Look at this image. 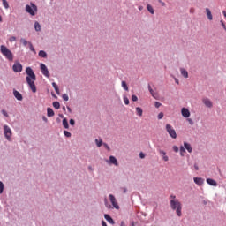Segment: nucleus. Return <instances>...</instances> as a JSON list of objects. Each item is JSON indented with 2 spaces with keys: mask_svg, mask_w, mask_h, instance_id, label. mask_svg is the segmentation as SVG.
<instances>
[{
  "mask_svg": "<svg viewBox=\"0 0 226 226\" xmlns=\"http://www.w3.org/2000/svg\"><path fill=\"white\" fill-rule=\"evenodd\" d=\"M26 84H28L32 93H36V85L34 84V80H36V74H34V71L31 67L26 68Z\"/></svg>",
  "mask_w": 226,
  "mask_h": 226,
  "instance_id": "f257e3e1",
  "label": "nucleus"
},
{
  "mask_svg": "<svg viewBox=\"0 0 226 226\" xmlns=\"http://www.w3.org/2000/svg\"><path fill=\"white\" fill-rule=\"evenodd\" d=\"M170 206L172 211H176L177 215L178 216L183 215V213H182L183 206L181 205V202L179 201V200H170Z\"/></svg>",
  "mask_w": 226,
  "mask_h": 226,
  "instance_id": "f03ea898",
  "label": "nucleus"
},
{
  "mask_svg": "<svg viewBox=\"0 0 226 226\" xmlns=\"http://www.w3.org/2000/svg\"><path fill=\"white\" fill-rule=\"evenodd\" d=\"M1 54L8 59V61H13V53L6 46H0Z\"/></svg>",
  "mask_w": 226,
  "mask_h": 226,
  "instance_id": "7ed1b4c3",
  "label": "nucleus"
},
{
  "mask_svg": "<svg viewBox=\"0 0 226 226\" xmlns=\"http://www.w3.org/2000/svg\"><path fill=\"white\" fill-rule=\"evenodd\" d=\"M26 13H29V15H31L32 17H34V15H36V13L38 12V6H36V4L30 3L29 4L26 5L25 8Z\"/></svg>",
  "mask_w": 226,
  "mask_h": 226,
  "instance_id": "20e7f679",
  "label": "nucleus"
},
{
  "mask_svg": "<svg viewBox=\"0 0 226 226\" xmlns=\"http://www.w3.org/2000/svg\"><path fill=\"white\" fill-rule=\"evenodd\" d=\"M166 132L169 133L171 139H177V133H176V130H174V127H172L170 124H166Z\"/></svg>",
  "mask_w": 226,
  "mask_h": 226,
  "instance_id": "39448f33",
  "label": "nucleus"
},
{
  "mask_svg": "<svg viewBox=\"0 0 226 226\" xmlns=\"http://www.w3.org/2000/svg\"><path fill=\"white\" fill-rule=\"evenodd\" d=\"M4 135L6 139V140H8L9 142L11 141V128H10V126L8 125H4Z\"/></svg>",
  "mask_w": 226,
  "mask_h": 226,
  "instance_id": "423d86ee",
  "label": "nucleus"
},
{
  "mask_svg": "<svg viewBox=\"0 0 226 226\" xmlns=\"http://www.w3.org/2000/svg\"><path fill=\"white\" fill-rule=\"evenodd\" d=\"M40 68L44 77H47V78L50 77V72H49V68H47V65H45V64H41Z\"/></svg>",
  "mask_w": 226,
  "mask_h": 226,
  "instance_id": "0eeeda50",
  "label": "nucleus"
},
{
  "mask_svg": "<svg viewBox=\"0 0 226 226\" xmlns=\"http://www.w3.org/2000/svg\"><path fill=\"white\" fill-rule=\"evenodd\" d=\"M157 151H158L161 158L164 162H169V156H167V152L166 151H163L162 148H160V147H157Z\"/></svg>",
  "mask_w": 226,
  "mask_h": 226,
  "instance_id": "6e6552de",
  "label": "nucleus"
},
{
  "mask_svg": "<svg viewBox=\"0 0 226 226\" xmlns=\"http://www.w3.org/2000/svg\"><path fill=\"white\" fill-rule=\"evenodd\" d=\"M109 199L115 209H119V204H117V200H116V197L114 194H109Z\"/></svg>",
  "mask_w": 226,
  "mask_h": 226,
  "instance_id": "1a4fd4ad",
  "label": "nucleus"
},
{
  "mask_svg": "<svg viewBox=\"0 0 226 226\" xmlns=\"http://www.w3.org/2000/svg\"><path fill=\"white\" fill-rule=\"evenodd\" d=\"M12 70L16 73H20V72H22V64H20V62L14 63L12 66Z\"/></svg>",
  "mask_w": 226,
  "mask_h": 226,
  "instance_id": "9d476101",
  "label": "nucleus"
},
{
  "mask_svg": "<svg viewBox=\"0 0 226 226\" xmlns=\"http://www.w3.org/2000/svg\"><path fill=\"white\" fill-rule=\"evenodd\" d=\"M13 96L19 102H22V100H24V97L22 96V94H20V92H19V91H17L15 89L13 90Z\"/></svg>",
  "mask_w": 226,
  "mask_h": 226,
  "instance_id": "9b49d317",
  "label": "nucleus"
},
{
  "mask_svg": "<svg viewBox=\"0 0 226 226\" xmlns=\"http://www.w3.org/2000/svg\"><path fill=\"white\" fill-rule=\"evenodd\" d=\"M202 102L204 105L207 106L208 109H211L213 107V102H211V100H209V98H204Z\"/></svg>",
  "mask_w": 226,
  "mask_h": 226,
  "instance_id": "f8f14e48",
  "label": "nucleus"
},
{
  "mask_svg": "<svg viewBox=\"0 0 226 226\" xmlns=\"http://www.w3.org/2000/svg\"><path fill=\"white\" fill-rule=\"evenodd\" d=\"M193 181L198 186H202L204 185V178L202 177H194Z\"/></svg>",
  "mask_w": 226,
  "mask_h": 226,
  "instance_id": "ddd939ff",
  "label": "nucleus"
},
{
  "mask_svg": "<svg viewBox=\"0 0 226 226\" xmlns=\"http://www.w3.org/2000/svg\"><path fill=\"white\" fill-rule=\"evenodd\" d=\"M181 114L183 117L188 118L190 117V110L186 108H182Z\"/></svg>",
  "mask_w": 226,
  "mask_h": 226,
  "instance_id": "4468645a",
  "label": "nucleus"
},
{
  "mask_svg": "<svg viewBox=\"0 0 226 226\" xmlns=\"http://www.w3.org/2000/svg\"><path fill=\"white\" fill-rule=\"evenodd\" d=\"M108 163H111L112 165H115L117 167L119 165V162H117V159H116L113 155L109 156V161H107Z\"/></svg>",
  "mask_w": 226,
  "mask_h": 226,
  "instance_id": "2eb2a0df",
  "label": "nucleus"
},
{
  "mask_svg": "<svg viewBox=\"0 0 226 226\" xmlns=\"http://www.w3.org/2000/svg\"><path fill=\"white\" fill-rule=\"evenodd\" d=\"M104 218L106 222H109L111 225H114L116 223V222H114V219H112V217L108 214L104 215Z\"/></svg>",
  "mask_w": 226,
  "mask_h": 226,
  "instance_id": "dca6fc26",
  "label": "nucleus"
},
{
  "mask_svg": "<svg viewBox=\"0 0 226 226\" xmlns=\"http://www.w3.org/2000/svg\"><path fill=\"white\" fill-rule=\"evenodd\" d=\"M207 185H209L210 186H218V183L215 182V180L213 179V178H207Z\"/></svg>",
  "mask_w": 226,
  "mask_h": 226,
  "instance_id": "f3484780",
  "label": "nucleus"
},
{
  "mask_svg": "<svg viewBox=\"0 0 226 226\" xmlns=\"http://www.w3.org/2000/svg\"><path fill=\"white\" fill-rule=\"evenodd\" d=\"M184 147L188 151V153H192V151H193V149L192 148V145H190V143L184 142Z\"/></svg>",
  "mask_w": 226,
  "mask_h": 226,
  "instance_id": "a211bd4d",
  "label": "nucleus"
},
{
  "mask_svg": "<svg viewBox=\"0 0 226 226\" xmlns=\"http://www.w3.org/2000/svg\"><path fill=\"white\" fill-rule=\"evenodd\" d=\"M54 109H52V108H48L47 109V116L48 117H54Z\"/></svg>",
  "mask_w": 226,
  "mask_h": 226,
  "instance_id": "6ab92c4d",
  "label": "nucleus"
},
{
  "mask_svg": "<svg viewBox=\"0 0 226 226\" xmlns=\"http://www.w3.org/2000/svg\"><path fill=\"white\" fill-rule=\"evenodd\" d=\"M180 73L185 77V79H188V71H186L185 68H180Z\"/></svg>",
  "mask_w": 226,
  "mask_h": 226,
  "instance_id": "aec40b11",
  "label": "nucleus"
},
{
  "mask_svg": "<svg viewBox=\"0 0 226 226\" xmlns=\"http://www.w3.org/2000/svg\"><path fill=\"white\" fill-rule=\"evenodd\" d=\"M206 13L208 20H213V14L211 13V10H209V8H206Z\"/></svg>",
  "mask_w": 226,
  "mask_h": 226,
  "instance_id": "412c9836",
  "label": "nucleus"
},
{
  "mask_svg": "<svg viewBox=\"0 0 226 226\" xmlns=\"http://www.w3.org/2000/svg\"><path fill=\"white\" fill-rule=\"evenodd\" d=\"M62 124L65 130H68L70 128V124H68V119L64 118L62 121Z\"/></svg>",
  "mask_w": 226,
  "mask_h": 226,
  "instance_id": "4be33fe9",
  "label": "nucleus"
},
{
  "mask_svg": "<svg viewBox=\"0 0 226 226\" xmlns=\"http://www.w3.org/2000/svg\"><path fill=\"white\" fill-rule=\"evenodd\" d=\"M95 144L97 147H102L103 146V140L102 139H95Z\"/></svg>",
  "mask_w": 226,
  "mask_h": 226,
  "instance_id": "5701e85b",
  "label": "nucleus"
},
{
  "mask_svg": "<svg viewBox=\"0 0 226 226\" xmlns=\"http://www.w3.org/2000/svg\"><path fill=\"white\" fill-rule=\"evenodd\" d=\"M34 29L37 32L41 31V26L40 25V23L38 21L34 22Z\"/></svg>",
  "mask_w": 226,
  "mask_h": 226,
  "instance_id": "b1692460",
  "label": "nucleus"
},
{
  "mask_svg": "<svg viewBox=\"0 0 226 226\" xmlns=\"http://www.w3.org/2000/svg\"><path fill=\"white\" fill-rule=\"evenodd\" d=\"M147 10L151 13V15H154V9H153V6L151 4L147 5Z\"/></svg>",
  "mask_w": 226,
  "mask_h": 226,
  "instance_id": "393cba45",
  "label": "nucleus"
},
{
  "mask_svg": "<svg viewBox=\"0 0 226 226\" xmlns=\"http://www.w3.org/2000/svg\"><path fill=\"white\" fill-rule=\"evenodd\" d=\"M39 57H42L43 59H46L47 52H45L44 50H40L39 51Z\"/></svg>",
  "mask_w": 226,
  "mask_h": 226,
  "instance_id": "a878e982",
  "label": "nucleus"
},
{
  "mask_svg": "<svg viewBox=\"0 0 226 226\" xmlns=\"http://www.w3.org/2000/svg\"><path fill=\"white\" fill-rule=\"evenodd\" d=\"M20 43H22L23 47H27V45H29L30 42L27 41V40H26L25 38H21Z\"/></svg>",
  "mask_w": 226,
  "mask_h": 226,
  "instance_id": "bb28decb",
  "label": "nucleus"
},
{
  "mask_svg": "<svg viewBox=\"0 0 226 226\" xmlns=\"http://www.w3.org/2000/svg\"><path fill=\"white\" fill-rule=\"evenodd\" d=\"M53 107H54V109H56V110H59V109H61V103H59V102H53Z\"/></svg>",
  "mask_w": 226,
  "mask_h": 226,
  "instance_id": "cd10ccee",
  "label": "nucleus"
},
{
  "mask_svg": "<svg viewBox=\"0 0 226 226\" xmlns=\"http://www.w3.org/2000/svg\"><path fill=\"white\" fill-rule=\"evenodd\" d=\"M52 87H54L56 94H59V87L56 84V82L52 83Z\"/></svg>",
  "mask_w": 226,
  "mask_h": 226,
  "instance_id": "c85d7f7f",
  "label": "nucleus"
},
{
  "mask_svg": "<svg viewBox=\"0 0 226 226\" xmlns=\"http://www.w3.org/2000/svg\"><path fill=\"white\" fill-rule=\"evenodd\" d=\"M3 6L5 8V10H8L10 8V4H8V1L6 0H2Z\"/></svg>",
  "mask_w": 226,
  "mask_h": 226,
  "instance_id": "c756f323",
  "label": "nucleus"
},
{
  "mask_svg": "<svg viewBox=\"0 0 226 226\" xmlns=\"http://www.w3.org/2000/svg\"><path fill=\"white\" fill-rule=\"evenodd\" d=\"M136 112H137V116L142 117L143 110L141 109L140 107L136 108Z\"/></svg>",
  "mask_w": 226,
  "mask_h": 226,
  "instance_id": "7c9ffc66",
  "label": "nucleus"
},
{
  "mask_svg": "<svg viewBox=\"0 0 226 226\" xmlns=\"http://www.w3.org/2000/svg\"><path fill=\"white\" fill-rule=\"evenodd\" d=\"M28 47H29L31 52H34V54H36V49H34V47L33 46L32 42H28Z\"/></svg>",
  "mask_w": 226,
  "mask_h": 226,
  "instance_id": "2f4dec72",
  "label": "nucleus"
},
{
  "mask_svg": "<svg viewBox=\"0 0 226 226\" xmlns=\"http://www.w3.org/2000/svg\"><path fill=\"white\" fill-rule=\"evenodd\" d=\"M185 153H186L185 147H180V156H185Z\"/></svg>",
  "mask_w": 226,
  "mask_h": 226,
  "instance_id": "473e14b6",
  "label": "nucleus"
},
{
  "mask_svg": "<svg viewBox=\"0 0 226 226\" xmlns=\"http://www.w3.org/2000/svg\"><path fill=\"white\" fill-rule=\"evenodd\" d=\"M4 192V184L0 181V195Z\"/></svg>",
  "mask_w": 226,
  "mask_h": 226,
  "instance_id": "72a5a7b5",
  "label": "nucleus"
},
{
  "mask_svg": "<svg viewBox=\"0 0 226 226\" xmlns=\"http://www.w3.org/2000/svg\"><path fill=\"white\" fill-rule=\"evenodd\" d=\"M122 87L124 91H128V85L126 84V81H122Z\"/></svg>",
  "mask_w": 226,
  "mask_h": 226,
  "instance_id": "f704fd0d",
  "label": "nucleus"
},
{
  "mask_svg": "<svg viewBox=\"0 0 226 226\" xmlns=\"http://www.w3.org/2000/svg\"><path fill=\"white\" fill-rule=\"evenodd\" d=\"M149 93L153 96V98H154L156 100V96L158 95V94H156V92L153 91V89H150Z\"/></svg>",
  "mask_w": 226,
  "mask_h": 226,
  "instance_id": "c9c22d12",
  "label": "nucleus"
},
{
  "mask_svg": "<svg viewBox=\"0 0 226 226\" xmlns=\"http://www.w3.org/2000/svg\"><path fill=\"white\" fill-rule=\"evenodd\" d=\"M62 98L64 102H68V100H70V97L66 94H64Z\"/></svg>",
  "mask_w": 226,
  "mask_h": 226,
  "instance_id": "e433bc0d",
  "label": "nucleus"
},
{
  "mask_svg": "<svg viewBox=\"0 0 226 226\" xmlns=\"http://www.w3.org/2000/svg\"><path fill=\"white\" fill-rule=\"evenodd\" d=\"M64 137H67V138L72 137V133L68 131H64Z\"/></svg>",
  "mask_w": 226,
  "mask_h": 226,
  "instance_id": "4c0bfd02",
  "label": "nucleus"
},
{
  "mask_svg": "<svg viewBox=\"0 0 226 226\" xmlns=\"http://www.w3.org/2000/svg\"><path fill=\"white\" fill-rule=\"evenodd\" d=\"M124 102L125 103V105H130V100L128 99V97H124Z\"/></svg>",
  "mask_w": 226,
  "mask_h": 226,
  "instance_id": "58836bf2",
  "label": "nucleus"
},
{
  "mask_svg": "<svg viewBox=\"0 0 226 226\" xmlns=\"http://www.w3.org/2000/svg\"><path fill=\"white\" fill-rule=\"evenodd\" d=\"M1 113L3 114V116H4V117H9L8 112L6 110L2 109Z\"/></svg>",
  "mask_w": 226,
  "mask_h": 226,
  "instance_id": "ea45409f",
  "label": "nucleus"
},
{
  "mask_svg": "<svg viewBox=\"0 0 226 226\" xmlns=\"http://www.w3.org/2000/svg\"><path fill=\"white\" fill-rule=\"evenodd\" d=\"M139 158H140L141 160H144V158H146V154H144V152H140V153H139Z\"/></svg>",
  "mask_w": 226,
  "mask_h": 226,
  "instance_id": "a19ab883",
  "label": "nucleus"
},
{
  "mask_svg": "<svg viewBox=\"0 0 226 226\" xmlns=\"http://www.w3.org/2000/svg\"><path fill=\"white\" fill-rule=\"evenodd\" d=\"M132 102H139V97L137 95H132Z\"/></svg>",
  "mask_w": 226,
  "mask_h": 226,
  "instance_id": "79ce46f5",
  "label": "nucleus"
},
{
  "mask_svg": "<svg viewBox=\"0 0 226 226\" xmlns=\"http://www.w3.org/2000/svg\"><path fill=\"white\" fill-rule=\"evenodd\" d=\"M173 151L175 153H179V147L177 146H173Z\"/></svg>",
  "mask_w": 226,
  "mask_h": 226,
  "instance_id": "37998d69",
  "label": "nucleus"
},
{
  "mask_svg": "<svg viewBox=\"0 0 226 226\" xmlns=\"http://www.w3.org/2000/svg\"><path fill=\"white\" fill-rule=\"evenodd\" d=\"M69 123H70L71 126H75V120H73V118H71L69 120Z\"/></svg>",
  "mask_w": 226,
  "mask_h": 226,
  "instance_id": "c03bdc74",
  "label": "nucleus"
},
{
  "mask_svg": "<svg viewBox=\"0 0 226 226\" xmlns=\"http://www.w3.org/2000/svg\"><path fill=\"white\" fill-rule=\"evenodd\" d=\"M102 146L108 150L110 151V147L107 143H103Z\"/></svg>",
  "mask_w": 226,
  "mask_h": 226,
  "instance_id": "a18cd8bd",
  "label": "nucleus"
},
{
  "mask_svg": "<svg viewBox=\"0 0 226 226\" xmlns=\"http://www.w3.org/2000/svg\"><path fill=\"white\" fill-rule=\"evenodd\" d=\"M9 41H10L11 42L17 41V37L11 36V37L9 39Z\"/></svg>",
  "mask_w": 226,
  "mask_h": 226,
  "instance_id": "49530a36",
  "label": "nucleus"
},
{
  "mask_svg": "<svg viewBox=\"0 0 226 226\" xmlns=\"http://www.w3.org/2000/svg\"><path fill=\"white\" fill-rule=\"evenodd\" d=\"M187 121L189 123V124H191V126H193V120L192 118H187Z\"/></svg>",
  "mask_w": 226,
  "mask_h": 226,
  "instance_id": "de8ad7c7",
  "label": "nucleus"
},
{
  "mask_svg": "<svg viewBox=\"0 0 226 226\" xmlns=\"http://www.w3.org/2000/svg\"><path fill=\"white\" fill-rule=\"evenodd\" d=\"M158 119H163V112L158 114Z\"/></svg>",
  "mask_w": 226,
  "mask_h": 226,
  "instance_id": "09e8293b",
  "label": "nucleus"
},
{
  "mask_svg": "<svg viewBox=\"0 0 226 226\" xmlns=\"http://www.w3.org/2000/svg\"><path fill=\"white\" fill-rule=\"evenodd\" d=\"M161 105H162L161 102H155V108H156V109H160V106H161Z\"/></svg>",
  "mask_w": 226,
  "mask_h": 226,
  "instance_id": "8fccbe9b",
  "label": "nucleus"
},
{
  "mask_svg": "<svg viewBox=\"0 0 226 226\" xmlns=\"http://www.w3.org/2000/svg\"><path fill=\"white\" fill-rule=\"evenodd\" d=\"M121 190H122L123 193H127V192H128V189L126 187H122Z\"/></svg>",
  "mask_w": 226,
  "mask_h": 226,
  "instance_id": "3c124183",
  "label": "nucleus"
},
{
  "mask_svg": "<svg viewBox=\"0 0 226 226\" xmlns=\"http://www.w3.org/2000/svg\"><path fill=\"white\" fill-rule=\"evenodd\" d=\"M170 200H178L177 198H176V195H171L170 196Z\"/></svg>",
  "mask_w": 226,
  "mask_h": 226,
  "instance_id": "603ef678",
  "label": "nucleus"
},
{
  "mask_svg": "<svg viewBox=\"0 0 226 226\" xmlns=\"http://www.w3.org/2000/svg\"><path fill=\"white\" fill-rule=\"evenodd\" d=\"M221 25L223 27L224 31H226V26L225 23H223V21L221 20Z\"/></svg>",
  "mask_w": 226,
  "mask_h": 226,
  "instance_id": "864d4df0",
  "label": "nucleus"
},
{
  "mask_svg": "<svg viewBox=\"0 0 226 226\" xmlns=\"http://www.w3.org/2000/svg\"><path fill=\"white\" fill-rule=\"evenodd\" d=\"M172 77H173V79H174L176 84H179V79H177V78H176V77H174V76H172Z\"/></svg>",
  "mask_w": 226,
  "mask_h": 226,
  "instance_id": "5fc2aeb1",
  "label": "nucleus"
},
{
  "mask_svg": "<svg viewBox=\"0 0 226 226\" xmlns=\"http://www.w3.org/2000/svg\"><path fill=\"white\" fill-rule=\"evenodd\" d=\"M42 120L47 123V121H49V119H47V117H42Z\"/></svg>",
  "mask_w": 226,
  "mask_h": 226,
  "instance_id": "6e6d98bb",
  "label": "nucleus"
},
{
  "mask_svg": "<svg viewBox=\"0 0 226 226\" xmlns=\"http://www.w3.org/2000/svg\"><path fill=\"white\" fill-rule=\"evenodd\" d=\"M120 226H126V223H124V221L121 222Z\"/></svg>",
  "mask_w": 226,
  "mask_h": 226,
  "instance_id": "4d7b16f0",
  "label": "nucleus"
},
{
  "mask_svg": "<svg viewBox=\"0 0 226 226\" xmlns=\"http://www.w3.org/2000/svg\"><path fill=\"white\" fill-rule=\"evenodd\" d=\"M58 116H59V117H61V119H65V118H64V115L59 114Z\"/></svg>",
  "mask_w": 226,
  "mask_h": 226,
  "instance_id": "13d9d810",
  "label": "nucleus"
},
{
  "mask_svg": "<svg viewBox=\"0 0 226 226\" xmlns=\"http://www.w3.org/2000/svg\"><path fill=\"white\" fill-rule=\"evenodd\" d=\"M102 226H107V222H105V221H102Z\"/></svg>",
  "mask_w": 226,
  "mask_h": 226,
  "instance_id": "bf43d9fd",
  "label": "nucleus"
},
{
  "mask_svg": "<svg viewBox=\"0 0 226 226\" xmlns=\"http://www.w3.org/2000/svg\"><path fill=\"white\" fill-rule=\"evenodd\" d=\"M194 169H195V170H199V165L194 164Z\"/></svg>",
  "mask_w": 226,
  "mask_h": 226,
  "instance_id": "052dcab7",
  "label": "nucleus"
},
{
  "mask_svg": "<svg viewBox=\"0 0 226 226\" xmlns=\"http://www.w3.org/2000/svg\"><path fill=\"white\" fill-rule=\"evenodd\" d=\"M159 3H161L162 6H165V3L162 2V0H159Z\"/></svg>",
  "mask_w": 226,
  "mask_h": 226,
  "instance_id": "680f3d73",
  "label": "nucleus"
},
{
  "mask_svg": "<svg viewBox=\"0 0 226 226\" xmlns=\"http://www.w3.org/2000/svg\"><path fill=\"white\" fill-rule=\"evenodd\" d=\"M67 110H68V112H72V108L67 107Z\"/></svg>",
  "mask_w": 226,
  "mask_h": 226,
  "instance_id": "e2e57ef3",
  "label": "nucleus"
},
{
  "mask_svg": "<svg viewBox=\"0 0 226 226\" xmlns=\"http://www.w3.org/2000/svg\"><path fill=\"white\" fill-rule=\"evenodd\" d=\"M151 89H153V88H151V85H148V91L150 92Z\"/></svg>",
  "mask_w": 226,
  "mask_h": 226,
  "instance_id": "0e129e2a",
  "label": "nucleus"
},
{
  "mask_svg": "<svg viewBox=\"0 0 226 226\" xmlns=\"http://www.w3.org/2000/svg\"><path fill=\"white\" fill-rule=\"evenodd\" d=\"M62 109H63L64 112H66V107L64 106Z\"/></svg>",
  "mask_w": 226,
  "mask_h": 226,
  "instance_id": "69168bd1",
  "label": "nucleus"
},
{
  "mask_svg": "<svg viewBox=\"0 0 226 226\" xmlns=\"http://www.w3.org/2000/svg\"><path fill=\"white\" fill-rule=\"evenodd\" d=\"M222 13H223L224 17L226 18V11H223Z\"/></svg>",
  "mask_w": 226,
  "mask_h": 226,
  "instance_id": "338daca9",
  "label": "nucleus"
},
{
  "mask_svg": "<svg viewBox=\"0 0 226 226\" xmlns=\"http://www.w3.org/2000/svg\"><path fill=\"white\" fill-rule=\"evenodd\" d=\"M56 122H57V123H60V122H61V119L56 118Z\"/></svg>",
  "mask_w": 226,
  "mask_h": 226,
  "instance_id": "774afa93",
  "label": "nucleus"
}]
</instances>
